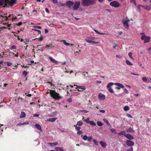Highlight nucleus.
<instances>
[{"instance_id": "nucleus-8", "label": "nucleus", "mask_w": 151, "mask_h": 151, "mask_svg": "<svg viewBox=\"0 0 151 151\" xmlns=\"http://www.w3.org/2000/svg\"><path fill=\"white\" fill-rule=\"evenodd\" d=\"M6 3H8L9 5L10 6H12L16 2V0H11L10 1H9V0H5Z\"/></svg>"}, {"instance_id": "nucleus-51", "label": "nucleus", "mask_w": 151, "mask_h": 151, "mask_svg": "<svg viewBox=\"0 0 151 151\" xmlns=\"http://www.w3.org/2000/svg\"><path fill=\"white\" fill-rule=\"evenodd\" d=\"M133 148L132 147H131L130 149H127L126 151H133Z\"/></svg>"}, {"instance_id": "nucleus-62", "label": "nucleus", "mask_w": 151, "mask_h": 151, "mask_svg": "<svg viewBox=\"0 0 151 151\" xmlns=\"http://www.w3.org/2000/svg\"><path fill=\"white\" fill-rule=\"evenodd\" d=\"M22 24V23L21 22H19V23H18L17 25L18 26H20Z\"/></svg>"}, {"instance_id": "nucleus-34", "label": "nucleus", "mask_w": 151, "mask_h": 151, "mask_svg": "<svg viewBox=\"0 0 151 151\" xmlns=\"http://www.w3.org/2000/svg\"><path fill=\"white\" fill-rule=\"evenodd\" d=\"M63 43L66 46L70 45V44L66 42L65 40H63Z\"/></svg>"}, {"instance_id": "nucleus-7", "label": "nucleus", "mask_w": 151, "mask_h": 151, "mask_svg": "<svg viewBox=\"0 0 151 151\" xmlns=\"http://www.w3.org/2000/svg\"><path fill=\"white\" fill-rule=\"evenodd\" d=\"M74 2L71 1H68L66 2V6L69 8H71V7L74 4Z\"/></svg>"}, {"instance_id": "nucleus-28", "label": "nucleus", "mask_w": 151, "mask_h": 151, "mask_svg": "<svg viewBox=\"0 0 151 151\" xmlns=\"http://www.w3.org/2000/svg\"><path fill=\"white\" fill-rule=\"evenodd\" d=\"M74 127H75L76 130L78 131H79L81 129V127H77V125H74Z\"/></svg>"}, {"instance_id": "nucleus-1", "label": "nucleus", "mask_w": 151, "mask_h": 151, "mask_svg": "<svg viewBox=\"0 0 151 151\" xmlns=\"http://www.w3.org/2000/svg\"><path fill=\"white\" fill-rule=\"evenodd\" d=\"M50 93L51 97L55 100H59L63 98V97L60 96L59 93L56 92L55 90H50Z\"/></svg>"}, {"instance_id": "nucleus-16", "label": "nucleus", "mask_w": 151, "mask_h": 151, "mask_svg": "<svg viewBox=\"0 0 151 151\" xmlns=\"http://www.w3.org/2000/svg\"><path fill=\"white\" fill-rule=\"evenodd\" d=\"M95 39V37H87L85 39V40L87 42V40H94Z\"/></svg>"}, {"instance_id": "nucleus-48", "label": "nucleus", "mask_w": 151, "mask_h": 151, "mask_svg": "<svg viewBox=\"0 0 151 151\" xmlns=\"http://www.w3.org/2000/svg\"><path fill=\"white\" fill-rule=\"evenodd\" d=\"M118 86L120 88H124V86L122 84L120 83L119 85H118Z\"/></svg>"}, {"instance_id": "nucleus-4", "label": "nucleus", "mask_w": 151, "mask_h": 151, "mask_svg": "<svg viewBox=\"0 0 151 151\" xmlns=\"http://www.w3.org/2000/svg\"><path fill=\"white\" fill-rule=\"evenodd\" d=\"M74 86H76V89H78V91L80 92H82L83 90H85L86 89V87L84 86H78L77 85H74Z\"/></svg>"}, {"instance_id": "nucleus-21", "label": "nucleus", "mask_w": 151, "mask_h": 151, "mask_svg": "<svg viewBox=\"0 0 151 151\" xmlns=\"http://www.w3.org/2000/svg\"><path fill=\"white\" fill-rule=\"evenodd\" d=\"M49 59H50V60H51V61L55 63H56L57 62V61L56 60H55V59H53L52 57H49Z\"/></svg>"}, {"instance_id": "nucleus-20", "label": "nucleus", "mask_w": 151, "mask_h": 151, "mask_svg": "<svg viewBox=\"0 0 151 151\" xmlns=\"http://www.w3.org/2000/svg\"><path fill=\"white\" fill-rule=\"evenodd\" d=\"M35 127L41 131V126L38 124H35Z\"/></svg>"}, {"instance_id": "nucleus-31", "label": "nucleus", "mask_w": 151, "mask_h": 151, "mask_svg": "<svg viewBox=\"0 0 151 151\" xmlns=\"http://www.w3.org/2000/svg\"><path fill=\"white\" fill-rule=\"evenodd\" d=\"M110 131H111V132H112V133H114L115 134H117V133L115 132L116 130H115V129H114V128L111 129H110Z\"/></svg>"}, {"instance_id": "nucleus-37", "label": "nucleus", "mask_w": 151, "mask_h": 151, "mask_svg": "<svg viewBox=\"0 0 151 151\" xmlns=\"http://www.w3.org/2000/svg\"><path fill=\"white\" fill-rule=\"evenodd\" d=\"M6 63L7 65L8 66H11L12 65V63L10 62H6Z\"/></svg>"}, {"instance_id": "nucleus-33", "label": "nucleus", "mask_w": 151, "mask_h": 151, "mask_svg": "<svg viewBox=\"0 0 151 151\" xmlns=\"http://www.w3.org/2000/svg\"><path fill=\"white\" fill-rule=\"evenodd\" d=\"M132 53L131 52H129L128 53V55L132 59H133V57L132 56Z\"/></svg>"}, {"instance_id": "nucleus-50", "label": "nucleus", "mask_w": 151, "mask_h": 151, "mask_svg": "<svg viewBox=\"0 0 151 151\" xmlns=\"http://www.w3.org/2000/svg\"><path fill=\"white\" fill-rule=\"evenodd\" d=\"M60 4L61 5V6H66V3H60Z\"/></svg>"}, {"instance_id": "nucleus-14", "label": "nucleus", "mask_w": 151, "mask_h": 151, "mask_svg": "<svg viewBox=\"0 0 151 151\" xmlns=\"http://www.w3.org/2000/svg\"><path fill=\"white\" fill-rule=\"evenodd\" d=\"M57 119V118H52L47 119L46 120V122H54Z\"/></svg>"}, {"instance_id": "nucleus-58", "label": "nucleus", "mask_w": 151, "mask_h": 151, "mask_svg": "<svg viewBox=\"0 0 151 151\" xmlns=\"http://www.w3.org/2000/svg\"><path fill=\"white\" fill-rule=\"evenodd\" d=\"M25 94L27 96H28V97H31V96H32V95L30 94H29L27 95V93H25Z\"/></svg>"}, {"instance_id": "nucleus-27", "label": "nucleus", "mask_w": 151, "mask_h": 151, "mask_svg": "<svg viewBox=\"0 0 151 151\" xmlns=\"http://www.w3.org/2000/svg\"><path fill=\"white\" fill-rule=\"evenodd\" d=\"M123 109L125 111H127L129 110V108L128 106H125L124 107Z\"/></svg>"}, {"instance_id": "nucleus-64", "label": "nucleus", "mask_w": 151, "mask_h": 151, "mask_svg": "<svg viewBox=\"0 0 151 151\" xmlns=\"http://www.w3.org/2000/svg\"><path fill=\"white\" fill-rule=\"evenodd\" d=\"M59 151H64L63 148L60 147L59 149Z\"/></svg>"}, {"instance_id": "nucleus-19", "label": "nucleus", "mask_w": 151, "mask_h": 151, "mask_svg": "<svg viewBox=\"0 0 151 151\" xmlns=\"http://www.w3.org/2000/svg\"><path fill=\"white\" fill-rule=\"evenodd\" d=\"M26 116V114L23 111H22L21 112V115L20 116V118H24Z\"/></svg>"}, {"instance_id": "nucleus-55", "label": "nucleus", "mask_w": 151, "mask_h": 151, "mask_svg": "<svg viewBox=\"0 0 151 151\" xmlns=\"http://www.w3.org/2000/svg\"><path fill=\"white\" fill-rule=\"evenodd\" d=\"M127 116L128 117H129V118H132V116L130 114H128L127 115Z\"/></svg>"}, {"instance_id": "nucleus-3", "label": "nucleus", "mask_w": 151, "mask_h": 151, "mask_svg": "<svg viewBox=\"0 0 151 151\" xmlns=\"http://www.w3.org/2000/svg\"><path fill=\"white\" fill-rule=\"evenodd\" d=\"M150 37H147L145 35H142L141 37V39L142 40H144V43H147L149 42L150 41Z\"/></svg>"}, {"instance_id": "nucleus-30", "label": "nucleus", "mask_w": 151, "mask_h": 151, "mask_svg": "<svg viewBox=\"0 0 151 151\" xmlns=\"http://www.w3.org/2000/svg\"><path fill=\"white\" fill-rule=\"evenodd\" d=\"M88 137L86 135H85L83 136V137H82V139L84 140H87Z\"/></svg>"}, {"instance_id": "nucleus-10", "label": "nucleus", "mask_w": 151, "mask_h": 151, "mask_svg": "<svg viewBox=\"0 0 151 151\" xmlns=\"http://www.w3.org/2000/svg\"><path fill=\"white\" fill-rule=\"evenodd\" d=\"M124 136L129 140L133 139H134L133 136L129 134H124Z\"/></svg>"}, {"instance_id": "nucleus-29", "label": "nucleus", "mask_w": 151, "mask_h": 151, "mask_svg": "<svg viewBox=\"0 0 151 151\" xmlns=\"http://www.w3.org/2000/svg\"><path fill=\"white\" fill-rule=\"evenodd\" d=\"M89 124L92 126H95L96 125V124L93 121H89Z\"/></svg>"}, {"instance_id": "nucleus-42", "label": "nucleus", "mask_w": 151, "mask_h": 151, "mask_svg": "<svg viewBox=\"0 0 151 151\" xmlns=\"http://www.w3.org/2000/svg\"><path fill=\"white\" fill-rule=\"evenodd\" d=\"M16 49V46L15 45H12V46H11V47L10 48V49L12 50Z\"/></svg>"}, {"instance_id": "nucleus-40", "label": "nucleus", "mask_w": 151, "mask_h": 151, "mask_svg": "<svg viewBox=\"0 0 151 151\" xmlns=\"http://www.w3.org/2000/svg\"><path fill=\"white\" fill-rule=\"evenodd\" d=\"M92 139V137L91 136H89L88 137V138L87 139V140L88 142H90L91 140Z\"/></svg>"}, {"instance_id": "nucleus-2", "label": "nucleus", "mask_w": 151, "mask_h": 151, "mask_svg": "<svg viewBox=\"0 0 151 151\" xmlns=\"http://www.w3.org/2000/svg\"><path fill=\"white\" fill-rule=\"evenodd\" d=\"M96 0H82L81 4L84 6H87L95 4Z\"/></svg>"}, {"instance_id": "nucleus-35", "label": "nucleus", "mask_w": 151, "mask_h": 151, "mask_svg": "<svg viewBox=\"0 0 151 151\" xmlns=\"http://www.w3.org/2000/svg\"><path fill=\"white\" fill-rule=\"evenodd\" d=\"M126 132L125 131H122L121 132L119 133L118 134V135H123L125 134Z\"/></svg>"}, {"instance_id": "nucleus-46", "label": "nucleus", "mask_w": 151, "mask_h": 151, "mask_svg": "<svg viewBox=\"0 0 151 151\" xmlns=\"http://www.w3.org/2000/svg\"><path fill=\"white\" fill-rule=\"evenodd\" d=\"M40 36L41 37H40L37 38V39H38L40 41H41L43 40V36H41V35H40Z\"/></svg>"}, {"instance_id": "nucleus-18", "label": "nucleus", "mask_w": 151, "mask_h": 151, "mask_svg": "<svg viewBox=\"0 0 151 151\" xmlns=\"http://www.w3.org/2000/svg\"><path fill=\"white\" fill-rule=\"evenodd\" d=\"M126 132H134V131L133 128L132 127H130L127 129L126 130Z\"/></svg>"}, {"instance_id": "nucleus-53", "label": "nucleus", "mask_w": 151, "mask_h": 151, "mask_svg": "<svg viewBox=\"0 0 151 151\" xmlns=\"http://www.w3.org/2000/svg\"><path fill=\"white\" fill-rule=\"evenodd\" d=\"M72 101V99L71 98H69L67 100V101L69 103L71 102Z\"/></svg>"}, {"instance_id": "nucleus-61", "label": "nucleus", "mask_w": 151, "mask_h": 151, "mask_svg": "<svg viewBox=\"0 0 151 151\" xmlns=\"http://www.w3.org/2000/svg\"><path fill=\"white\" fill-rule=\"evenodd\" d=\"M96 82L97 83L100 84L101 83V81H96Z\"/></svg>"}, {"instance_id": "nucleus-22", "label": "nucleus", "mask_w": 151, "mask_h": 151, "mask_svg": "<svg viewBox=\"0 0 151 151\" xmlns=\"http://www.w3.org/2000/svg\"><path fill=\"white\" fill-rule=\"evenodd\" d=\"M126 63L127 65H133L132 63L128 60H126Z\"/></svg>"}, {"instance_id": "nucleus-57", "label": "nucleus", "mask_w": 151, "mask_h": 151, "mask_svg": "<svg viewBox=\"0 0 151 151\" xmlns=\"http://www.w3.org/2000/svg\"><path fill=\"white\" fill-rule=\"evenodd\" d=\"M34 28H38L40 29H41L42 28L40 26H35L34 27Z\"/></svg>"}, {"instance_id": "nucleus-38", "label": "nucleus", "mask_w": 151, "mask_h": 151, "mask_svg": "<svg viewBox=\"0 0 151 151\" xmlns=\"http://www.w3.org/2000/svg\"><path fill=\"white\" fill-rule=\"evenodd\" d=\"M108 91L111 93H113L114 92L113 90L111 88H108Z\"/></svg>"}, {"instance_id": "nucleus-45", "label": "nucleus", "mask_w": 151, "mask_h": 151, "mask_svg": "<svg viewBox=\"0 0 151 151\" xmlns=\"http://www.w3.org/2000/svg\"><path fill=\"white\" fill-rule=\"evenodd\" d=\"M80 111L82 112H84L85 113H87L88 112V111L85 110H82Z\"/></svg>"}, {"instance_id": "nucleus-36", "label": "nucleus", "mask_w": 151, "mask_h": 151, "mask_svg": "<svg viewBox=\"0 0 151 151\" xmlns=\"http://www.w3.org/2000/svg\"><path fill=\"white\" fill-rule=\"evenodd\" d=\"M103 120L106 123V124L108 125H110V124L107 119H104Z\"/></svg>"}, {"instance_id": "nucleus-17", "label": "nucleus", "mask_w": 151, "mask_h": 151, "mask_svg": "<svg viewBox=\"0 0 151 151\" xmlns=\"http://www.w3.org/2000/svg\"><path fill=\"white\" fill-rule=\"evenodd\" d=\"M58 143L57 142H55L54 143H48L47 144L50 145L51 146H55L57 145Z\"/></svg>"}, {"instance_id": "nucleus-49", "label": "nucleus", "mask_w": 151, "mask_h": 151, "mask_svg": "<svg viewBox=\"0 0 151 151\" xmlns=\"http://www.w3.org/2000/svg\"><path fill=\"white\" fill-rule=\"evenodd\" d=\"M53 3L56 4L58 2L57 0H52Z\"/></svg>"}, {"instance_id": "nucleus-6", "label": "nucleus", "mask_w": 151, "mask_h": 151, "mask_svg": "<svg viewBox=\"0 0 151 151\" xmlns=\"http://www.w3.org/2000/svg\"><path fill=\"white\" fill-rule=\"evenodd\" d=\"M81 2L80 1H76L75 2V4H74L73 7V10H77L79 8Z\"/></svg>"}, {"instance_id": "nucleus-5", "label": "nucleus", "mask_w": 151, "mask_h": 151, "mask_svg": "<svg viewBox=\"0 0 151 151\" xmlns=\"http://www.w3.org/2000/svg\"><path fill=\"white\" fill-rule=\"evenodd\" d=\"M110 5L116 8L119 7L120 5L119 3L116 1L111 2L110 3Z\"/></svg>"}, {"instance_id": "nucleus-9", "label": "nucleus", "mask_w": 151, "mask_h": 151, "mask_svg": "<svg viewBox=\"0 0 151 151\" xmlns=\"http://www.w3.org/2000/svg\"><path fill=\"white\" fill-rule=\"evenodd\" d=\"M126 143L127 145L128 146L132 147L134 145V142L131 140H127Z\"/></svg>"}, {"instance_id": "nucleus-44", "label": "nucleus", "mask_w": 151, "mask_h": 151, "mask_svg": "<svg viewBox=\"0 0 151 151\" xmlns=\"http://www.w3.org/2000/svg\"><path fill=\"white\" fill-rule=\"evenodd\" d=\"M142 80L145 82H146L147 81V79L145 77H144L142 78Z\"/></svg>"}, {"instance_id": "nucleus-54", "label": "nucleus", "mask_w": 151, "mask_h": 151, "mask_svg": "<svg viewBox=\"0 0 151 151\" xmlns=\"http://www.w3.org/2000/svg\"><path fill=\"white\" fill-rule=\"evenodd\" d=\"M124 92L125 93H126L127 94L129 93V92L126 88H125L124 89Z\"/></svg>"}, {"instance_id": "nucleus-32", "label": "nucleus", "mask_w": 151, "mask_h": 151, "mask_svg": "<svg viewBox=\"0 0 151 151\" xmlns=\"http://www.w3.org/2000/svg\"><path fill=\"white\" fill-rule=\"evenodd\" d=\"M97 124L99 126H101L103 125V124L100 122H97Z\"/></svg>"}, {"instance_id": "nucleus-60", "label": "nucleus", "mask_w": 151, "mask_h": 151, "mask_svg": "<svg viewBox=\"0 0 151 151\" xmlns=\"http://www.w3.org/2000/svg\"><path fill=\"white\" fill-rule=\"evenodd\" d=\"M60 147H56L55 148V149L57 151H58V150H59Z\"/></svg>"}, {"instance_id": "nucleus-47", "label": "nucleus", "mask_w": 151, "mask_h": 151, "mask_svg": "<svg viewBox=\"0 0 151 151\" xmlns=\"http://www.w3.org/2000/svg\"><path fill=\"white\" fill-rule=\"evenodd\" d=\"M77 133L79 134H83V132L82 131H80V130L79 131H78L77 132Z\"/></svg>"}, {"instance_id": "nucleus-24", "label": "nucleus", "mask_w": 151, "mask_h": 151, "mask_svg": "<svg viewBox=\"0 0 151 151\" xmlns=\"http://www.w3.org/2000/svg\"><path fill=\"white\" fill-rule=\"evenodd\" d=\"M29 124V123L28 122H24L22 123L18 124H17V126H19V125H26L28 124Z\"/></svg>"}, {"instance_id": "nucleus-12", "label": "nucleus", "mask_w": 151, "mask_h": 151, "mask_svg": "<svg viewBox=\"0 0 151 151\" xmlns=\"http://www.w3.org/2000/svg\"><path fill=\"white\" fill-rule=\"evenodd\" d=\"M122 23L123 24V26L125 28L127 29H128L129 28V25L128 23L127 22V21H122Z\"/></svg>"}, {"instance_id": "nucleus-26", "label": "nucleus", "mask_w": 151, "mask_h": 151, "mask_svg": "<svg viewBox=\"0 0 151 151\" xmlns=\"http://www.w3.org/2000/svg\"><path fill=\"white\" fill-rule=\"evenodd\" d=\"M151 6H149L148 5H145V9L147 11H149L151 9Z\"/></svg>"}, {"instance_id": "nucleus-41", "label": "nucleus", "mask_w": 151, "mask_h": 151, "mask_svg": "<svg viewBox=\"0 0 151 151\" xmlns=\"http://www.w3.org/2000/svg\"><path fill=\"white\" fill-rule=\"evenodd\" d=\"M94 143L96 145H97L98 144V142L95 139H94L93 141Z\"/></svg>"}, {"instance_id": "nucleus-11", "label": "nucleus", "mask_w": 151, "mask_h": 151, "mask_svg": "<svg viewBox=\"0 0 151 151\" xmlns=\"http://www.w3.org/2000/svg\"><path fill=\"white\" fill-rule=\"evenodd\" d=\"M99 99L101 100H104L105 99V96L104 94L100 93L98 95Z\"/></svg>"}, {"instance_id": "nucleus-52", "label": "nucleus", "mask_w": 151, "mask_h": 151, "mask_svg": "<svg viewBox=\"0 0 151 151\" xmlns=\"http://www.w3.org/2000/svg\"><path fill=\"white\" fill-rule=\"evenodd\" d=\"M84 121L85 122H86L87 123H89V122L90 121L89 120V119H85L84 120Z\"/></svg>"}, {"instance_id": "nucleus-25", "label": "nucleus", "mask_w": 151, "mask_h": 151, "mask_svg": "<svg viewBox=\"0 0 151 151\" xmlns=\"http://www.w3.org/2000/svg\"><path fill=\"white\" fill-rule=\"evenodd\" d=\"M114 83H109L107 86V88H110V87L113 85Z\"/></svg>"}, {"instance_id": "nucleus-23", "label": "nucleus", "mask_w": 151, "mask_h": 151, "mask_svg": "<svg viewBox=\"0 0 151 151\" xmlns=\"http://www.w3.org/2000/svg\"><path fill=\"white\" fill-rule=\"evenodd\" d=\"M83 124V122L81 121H78L77 122V125H78L79 126H82Z\"/></svg>"}, {"instance_id": "nucleus-63", "label": "nucleus", "mask_w": 151, "mask_h": 151, "mask_svg": "<svg viewBox=\"0 0 151 151\" xmlns=\"http://www.w3.org/2000/svg\"><path fill=\"white\" fill-rule=\"evenodd\" d=\"M45 11L47 13H49V10L47 8H46L45 9Z\"/></svg>"}, {"instance_id": "nucleus-15", "label": "nucleus", "mask_w": 151, "mask_h": 151, "mask_svg": "<svg viewBox=\"0 0 151 151\" xmlns=\"http://www.w3.org/2000/svg\"><path fill=\"white\" fill-rule=\"evenodd\" d=\"M87 42L89 43H92L95 45H96L99 43V42H96L93 40H87Z\"/></svg>"}, {"instance_id": "nucleus-39", "label": "nucleus", "mask_w": 151, "mask_h": 151, "mask_svg": "<svg viewBox=\"0 0 151 151\" xmlns=\"http://www.w3.org/2000/svg\"><path fill=\"white\" fill-rule=\"evenodd\" d=\"M53 47V46H52L51 44H50L49 45H47L45 47H50L51 48H52Z\"/></svg>"}, {"instance_id": "nucleus-56", "label": "nucleus", "mask_w": 151, "mask_h": 151, "mask_svg": "<svg viewBox=\"0 0 151 151\" xmlns=\"http://www.w3.org/2000/svg\"><path fill=\"white\" fill-rule=\"evenodd\" d=\"M116 56L117 58H122V56L120 55H116Z\"/></svg>"}, {"instance_id": "nucleus-13", "label": "nucleus", "mask_w": 151, "mask_h": 151, "mask_svg": "<svg viewBox=\"0 0 151 151\" xmlns=\"http://www.w3.org/2000/svg\"><path fill=\"white\" fill-rule=\"evenodd\" d=\"M99 143L103 148H105L106 147V144L105 142L103 141H100L99 142Z\"/></svg>"}, {"instance_id": "nucleus-43", "label": "nucleus", "mask_w": 151, "mask_h": 151, "mask_svg": "<svg viewBox=\"0 0 151 151\" xmlns=\"http://www.w3.org/2000/svg\"><path fill=\"white\" fill-rule=\"evenodd\" d=\"M27 74V72L25 71H24L23 72V74L24 76H26Z\"/></svg>"}, {"instance_id": "nucleus-59", "label": "nucleus", "mask_w": 151, "mask_h": 151, "mask_svg": "<svg viewBox=\"0 0 151 151\" xmlns=\"http://www.w3.org/2000/svg\"><path fill=\"white\" fill-rule=\"evenodd\" d=\"M93 30L97 34H99V32L98 31H97V30L96 29H93Z\"/></svg>"}]
</instances>
